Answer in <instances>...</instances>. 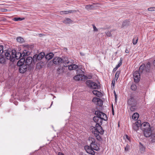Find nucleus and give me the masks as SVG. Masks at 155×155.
<instances>
[{"label":"nucleus","instance_id":"49530a36","mask_svg":"<svg viewBox=\"0 0 155 155\" xmlns=\"http://www.w3.org/2000/svg\"><path fill=\"white\" fill-rule=\"evenodd\" d=\"M93 25V29H94V31H98V29L96 28V26L94 25Z\"/></svg>","mask_w":155,"mask_h":155},{"label":"nucleus","instance_id":"7ed1b4c3","mask_svg":"<svg viewBox=\"0 0 155 155\" xmlns=\"http://www.w3.org/2000/svg\"><path fill=\"white\" fill-rule=\"evenodd\" d=\"M144 136L146 137H149L151 141L155 142V133L152 131L151 128L143 131Z\"/></svg>","mask_w":155,"mask_h":155},{"label":"nucleus","instance_id":"3c124183","mask_svg":"<svg viewBox=\"0 0 155 155\" xmlns=\"http://www.w3.org/2000/svg\"><path fill=\"white\" fill-rule=\"evenodd\" d=\"M125 52L127 53H128L129 52V51L127 49H126L125 50Z\"/></svg>","mask_w":155,"mask_h":155},{"label":"nucleus","instance_id":"c85d7f7f","mask_svg":"<svg viewBox=\"0 0 155 155\" xmlns=\"http://www.w3.org/2000/svg\"><path fill=\"white\" fill-rule=\"evenodd\" d=\"M97 102L96 103V105L99 106H101L102 105V101L101 99L98 98L97 100Z\"/></svg>","mask_w":155,"mask_h":155},{"label":"nucleus","instance_id":"de8ad7c7","mask_svg":"<svg viewBox=\"0 0 155 155\" xmlns=\"http://www.w3.org/2000/svg\"><path fill=\"white\" fill-rule=\"evenodd\" d=\"M112 84L113 85V86H114V85H115V80H114H114H112Z\"/></svg>","mask_w":155,"mask_h":155},{"label":"nucleus","instance_id":"bb28decb","mask_svg":"<svg viewBox=\"0 0 155 155\" xmlns=\"http://www.w3.org/2000/svg\"><path fill=\"white\" fill-rule=\"evenodd\" d=\"M89 141L91 142L90 144H94V143H95V139H94V138H93L92 137H89Z\"/></svg>","mask_w":155,"mask_h":155},{"label":"nucleus","instance_id":"f704fd0d","mask_svg":"<svg viewBox=\"0 0 155 155\" xmlns=\"http://www.w3.org/2000/svg\"><path fill=\"white\" fill-rule=\"evenodd\" d=\"M98 98L97 97H94L92 99V102L96 105V103L97 102V100H98Z\"/></svg>","mask_w":155,"mask_h":155},{"label":"nucleus","instance_id":"2eb2a0df","mask_svg":"<svg viewBox=\"0 0 155 155\" xmlns=\"http://www.w3.org/2000/svg\"><path fill=\"white\" fill-rule=\"evenodd\" d=\"M62 63H64L65 65H64V67H67V64H69L70 63H71V62H70V61L68 60V59L67 58L65 57L62 59Z\"/></svg>","mask_w":155,"mask_h":155},{"label":"nucleus","instance_id":"5fc2aeb1","mask_svg":"<svg viewBox=\"0 0 155 155\" xmlns=\"http://www.w3.org/2000/svg\"><path fill=\"white\" fill-rule=\"evenodd\" d=\"M153 64L154 66H155V60L153 62Z\"/></svg>","mask_w":155,"mask_h":155},{"label":"nucleus","instance_id":"2f4dec72","mask_svg":"<svg viewBox=\"0 0 155 155\" xmlns=\"http://www.w3.org/2000/svg\"><path fill=\"white\" fill-rule=\"evenodd\" d=\"M124 137V139L126 138V141H128L129 142H131V138L130 137L128 136L126 134Z\"/></svg>","mask_w":155,"mask_h":155},{"label":"nucleus","instance_id":"79ce46f5","mask_svg":"<svg viewBox=\"0 0 155 155\" xmlns=\"http://www.w3.org/2000/svg\"><path fill=\"white\" fill-rule=\"evenodd\" d=\"M148 10L150 11H155V7H150L149 8H148Z\"/></svg>","mask_w":155,"mask_h":155},{"label":"nucleus","instance_id":"e433bc0d","mask_svg":"<svg viewBox=\"0 0 155 155\" xmlns=\"http://www.w3.org/2000/svg\"><path fill=\"white\" fill-rule=\"evenodd\" d=\"M93 7V5H86L85 6V8L87 9H90Z\"/></svg>","mask_w":155,"mask_h":155},{"label":"nucleus","instance_id":"864d4df0","mask_svg":"<svg viewBox=\"0 0 155 155\" xmlns=\"http://www.w3.org/2000/svg\"><path fill=\"white\" fill-rule=\"evenodd\" d=\"M117 69V68H116V67H115V68H114V69L113 71H115Z\"/></svg>","mask_w":155,"mask_h":155},{"label":"nucleus","instance_id":"9b49d317","mask_svg":"<svg viewBox=\"0 0 155 155\" xmlns=\"http://www.w3.org/2000/svg\"><path fill=\"white\" fill-rule=\"evenodd\" d=\"M141 121L138 120L133 124V129L135 131H137L139 129V128L141 126Z\"/></svg>","mask_w":155,"mask_h":155},{"label":"nucleus","instance_id":"ddd939ff","mask_svg":"<svg viewBox=\"0 0 155 155\" xmlns=\"http://www.w3.org/2000/svg\"><path fill=\"white\" fill-rule=\"evenodd\" d=\"M27 68V65L24 64L23 65L20 67L19 71L20 73H24L25 71H26Z\"/></svg>","mask_w":155,"mask_h":155},{"label":"nucleus","instance_id":"58836bf2","mask_svg":"<svg viewBox=\"0 0 155 155\" xmlns=\"http://www.w3.org/2000/svg\"><path fill=\"white\" fill-rule=\"evenodd\" d=\"M122 60L121 58H120V61L119 63L117 65L116 67V68H118L122 64Z\"/></svg>","mask_w":155,"mask_h":155},{"label":"nucleus","instance_id":"a878e982","mask_svg":"<svg viewBox=\"0 0 155 155\" xmlns=\"http://www.w3.org/2000/svg\"><path fill=\"white\" fill-rule=\"evenodd\" d=\"M64 72L63 68H59L57 70V73L59 74H62Z\"/></svg>","mask_w":155,"mask_h":155},{"label":"nucleus","instance_id":"cd10ccee","mask_svg":"<svg viewBox=\"0 0 155 155\" xmlns=\"http://www.w3.org/2000/svg\"><path fill=\"white\" fill-rule=\"evenodd\" d=\"M16 40L18 42L20 43H22L24 42V39L21 37H18L17 38Z\"/></svg>","mask_w":155,"mask_h":155},{"label":"nucleus","instance_id":"4d7b16f0","mask_svg":"<svg viewBox=\"0 0 155 155\" xmlns=\"http://www.w3.org/2000/svg\"><path fill=\"white\" fill-rule=\"evenodd\" d=\"M80 54H81V55H83L82 54V53H80Z\"/></svg>","mask_w":155,"mask_h":155},{"label":"nucleus","instance_id":"dca6fc26","mask_svg":"<svg viewBox=\"0 0 155 155\" xmlns=\"http://www.w3.org/2000/svg\"><path fill=\"white\" fill-rule=\"evenodd\" d=\"M76 11L75 10H70L66 11H62L60 12V14L61 15L64 14H67L68 13H71L76 12Z\"/></svg>","mask_w":155,"mask_h":155},{"label":"nucleus","instance_id":"412c9836","mask_svg":"<svg viewBox=\"0 0 155 155\" xmlns=\"http://www.w3.org/2000/svg\"><path fill=\"white\" fill-rule=\"evenodd\" d=\"M150 68V64L149 62H148L146 66H145V70L146 72H148L149 71Z\"/></svg>","mask_w":155,"mask_h":155},{"label":"nucleus","instance_id":"a19ab883","mask_svg":"<svg viewBox=\"0 0 155 155\" xmlns=\"http://www.w3.org/2000/svg\"><path fill=\"white\" fill-rule=\"evenodd\" d=\"M130 146L127 144L124 148V150L125 151H127L129 150L130 148Z\"/></svg>","mask_w":155,"mask_h":155},{"label":"nucleus","instance_id":"423d86ee","mask_svg":"<svg viewBox=\"0 0 155 155\" xmlns=\"http://www.w3.org/2000/svg\"><path fill=\"white\" fill-rule=\"evenodd\" d=\"M22 54L19 52H16L15 50H12V58H13L15 60V58L18 60L20 59L22 56Z\"/></svg>","mask_w":155,"mask_h":155},{"label":"nucleus","instance_id":"b1692460","mask_svg":"<svg viewBox=\"0 0 155 155\" xmlns=\"http://www.w3.org/2000/svg\"><path fill=\"white\" fill-rule=\"evenodd\" d=\"M139 117V115L138 113H134L132 116V119L134 120H137Z\"/></svg>","mask_w":155,"mask_h":155},{"label":"nucleus","instance_id":"f257e3e1","mask_svg":"<svg viewBox=\"0 0 155 155\" xmlns=\"http://www.w3.org/2000/svg\"><path fill=\"white\" fill-rule=\"evenodd\" d=\"M96 116L93 118V120L96 123L95 127H91V130L92 133L98 139L100 137L98 136L100 134H104V131L101 125L102 124L103 120H106L107 117L106 114L100 111H96L95 112Z\"/></svg>","mask_w":155,"mask_h":155},{"label":"nucleus","instance_id":"13d9d810","mask_svg":"<svg viewBox=\"0 0 155 155\" xmlns=\"http://www.w3.org/2000/svg\"><path fill=\"white\" fill-rule=\"evenodd\" d=\"M130 101V100H129L128 101V102H129Z\"/></svg>","mask_w":155,"mask_h":155},{"label":"nucleus","instance_id":"7c9ffc66","mask_svg":"<svg viewBox=\"0 0 155 155\" xmlns=\"http://www.w3.org/2000/svg\"><path fill=\"white\" fill-rule=\"evenodd\" d=\"M29 54L28 51L27 50H25L22 53V55H23V56H25L28 55Z\"/></svg>","mask_w":155,"mask_h":155},{"label":"nucleus","instance_id":"c03bdc74","mask_svg":"<svg viewBox=\"0 0 155 155\" xmlns=\"http://www.w3.org/2000/svg\"><path fill=\"white\" fill-rule=\"evenodd\" d=\"M136 109V107L135 106H131L130 108L131 111H133Z\"/></svg>","mask_w":155,"mask_h":155},{"label":"nucleus","instance_id":"6ab92c4d","mask_svg":"<svg viewBox=\"0 0 155 155\" xmlns=\"http://www.w3.org/2000/svg\"><path fill=\"white\" fill-rule=\"evenodd\" d=\"M68 69L70 70H72L78 68V66L75 64H70L68 65Z\"/></svg>","mask_w":155,"mask_h":155},{"label":"nucleus","instance_id":"4468645a","mask_svg":"<svg viewBox=\"0 0 155 155\" xmlns=\"http://www.w3.org/2000/svg\"><path fill=\"white\" fill-rule=\"evenodd\" d=\"M33 58L31 57H27L26 60H25V63L27 65H29L32 63Z\"/></svg>","mask_w":155,"mask_h":155},{"label":"nucleus","instance_id":"1a4fd4ad","mask_svg":"<svg viewBox=\"0 0 155 155\" xmlns=\"http://www.w3.org/2000/svg\"><path fill=\"white\" fill-rule=\"evenodd\" d=\"M134 81L136 83L138 82L140 79V74L138 71H135L133 75Z\"/></svg>","mask_w":155,"mask_h":155},{"label":"nucleus","instance_id":"20e7f679","mask_svg":"<svg viewBox=\"0 0 155 155\" xmlns=\"http://www.w3.org/2000/svg\"><path fill=\"white\" fill-rule=\"evenodd\" d=\"M86 83L87 86L92 89H98L100 87L99 85L91 80L87 81Z\"/></svg>","mask_w":155,"mask_h":155},{"label":"nucleus","instance_id":"f3484780","mask_svg":"<svg viewBox=\"0 0 155 155\" xmlns=\"http://www.w3.org/2000/svg\"><path fill=\"white\" fill-rule=\"evenodd\" d=\"M92 93L94 95L99 97H101L103 95L102 93L97 90L93 91Z\"/></svg>","mask_w":155,"mask_h":155},{"label":"nucleus","instance_id":"4be33fe9","mask_svg":"<svg viewBox=\"0 0 155 155\" xmlns=\"http://www.w3.org/2000/svg\"><path fill=\"white\" fill-rule=\"evenodd\" d=\"M140 150L141 153H143L145 151V148L141 143H140Z\"/></svg>","mask_w":155,"mask_h":155},{"label":"nucleus","instance_id":"ea45409f","mask_svg":"<svg viewBox=\"0 0 155 155\" xmlns=\"http://www.w3.org/2000/svg\"><path fill=\"white\" fill-rule=\"evenodd\" d=\"M3 47L2 46H0V55H2L1 54L3 53Z\"/></svg>","mask_w":155,"mask_h":155},{"label":"nucleus","instance_id":"9d476101","mask_svg":"<svg viewBox=\"0 0 155 155\" xmlns=\"http://www.w3.org/2000/svg\"><path fill=\"white\" fill-rule=\"evenodd\" d=\"M62 59L58 57H56L52 60L53 63L56 65H60L62 63Z\"/></svg>","mask_w":155,"mask_h":155},{"label":"nucleus","instance_id":"6e6d98bb","mask_svg":"<svg viewBox=\"0 0 155 155\" xmlns=\"http://www.w3.org/2000/svg\"><path fill=\"white\" fill-rule=\"evenodd\" d=\"M112 113H113V114L114 115V111L113 108H112Z\"/></svg>","mask_w":155,"mask_h":155},{"label":"nucleus","instance_id":"f03ea898","mask_svg":"<svg viewBox=\"0 0 155 155\" xmlns=\"http://www.w3.org/2000/svg\"><path fill=\"white\" fill-rule=\"evenodd\" d=\"M84 149L88 153L94 155L95 153L94 150L97 151L99 150V147L95 143L90 144V146H85Z\"/></svg>","mask_w":155,"mask_h":155},{"label":"nucleus","instance_id":"c756f323","mask_svg":"<svg viewBox=\"0 0 155 155\" xmlns=\"http://www.w3.org/2000/svg\"><path fill=\"white\" fill-rule=\"evenodd\" d=\"M138 40V38L137 37H135L133 40V43L134 45L137 44Z\"/></svg>","mask_w":155,"mask_h":155},{"label":"nucleus","instance_id":"8fccbe9b","mask_svg":"<svg viewBox=\"0 0 155 155\" xmlns=\"http://www.w3.org/2000/svg\"><path fill=\"white\" fill-rule=\"evenodd\" d=\"M114 93L115 95V100H116L117 99V97L116 94V92L115 91H114Z\"/></svg>","mask_w":155,"mask_h":155},{"label":"nucleus","instance_id":"39448f33","mask_svg":"<svg viewBox=\"0 0 155 155\" xmlns=\"http://www.w3.org/2000/svg\"><path fill=\"white\" fill-rule=\"evenodd\" d=\"M4 56L7 60H10V61L13 62L14 61V59L12 58V51L8 50H5L4 52Z\"/></svg>","mask_w":155,"mask_h":155},{"label":"nucleus","instance_id":"72a5a7b5","mask_svg":"<svg viewBox=\"0 0 155 155\" xmlns=\"http://www.w3.org/2000/svg\"><path fill=\"white\" fill-rule=\"evenodd\" d=\"M120 74V72L119 71H117L115 74V77L114 79L117 80L118 78L119 75Z\"/></svg>","mask_w":155,"mask_h":155},{"label":"nucleus","instance_id":"f8f14e48","mask_svg":"<svg viewBox=\"0 0 155 155\" xmlns=\"http://www.w3.org/2000/svg\"><path fill=\"white\" fill-rule=\"evenodd\" d=\"M79 72L80 73H79V74L76 75L74 77V79L76 81H79L80 78H81V76L84 74V72L82 71L81 70H78V72Z\"/></svg>","mask_w":155,"mask_h":155},{"label":"nucleus","instance_id":"a18cd8bd","mask_svg":"<svg viewBox=\"0 0 155 155\" xmlns=\"http://www.w3.org/2000/svg\"><path fill=\"white\" fill-rule=\"evenodd\" d=\"M17 65L18 66H20V67L24 64H23L22 63H21V62H20V61H18V62H17Z\"/></svg>","mask_w":155,"mask_h":155},{"label":"nucleus","instance_id":"603ef678","mask_svg":"<svg viewBox=\"0 0 155 155\" xmlns=\"http://www.w3.org/2000/svg\"><path fill=\"white\" fill-rule=\"evenodd\" d=\"M58 155H64L62 153L59 152L58 153Z\"/></svg>","mask_w":155,"mask_h":155},{"label":"nucleus","instance_id":"4c0bfd02","mask_svg":"<svg viewBox=\"0 0 155 155\" xmlns=\"http://www.w3.org/2000/svg\"><path fill=\"white\" fill-rule=\"evenodd\" d=\"M131 89L135 91L137 89V87L135 84L132 85L131 86Z\"/></svg>","mask_w":155,"mask_h":155},{"label":"nucleus","instance_id":"0eeeda50","mask_svg":"<svg viewBox=\"0 0 155 155\" xmlns=\"http://www.w3.org/2000/svg\"><path fill=\"white\" fill-rule=\"evenodd\" d=\"M140 128L143 131L151 128L150 124L147 122H144L141 124Z\"/></svg>","mask_w":155,"mask_h":155},{"label":"nucleus","instance_id":"a211bd4d","mask_svg":"<svg viewBox=\"0 0 155 155\" xmlns=\"http://www.w3.org/2000/svg\"><path fill=\"white\" fill-rule=\"evenodd\" d=\"M54 55V54L53 53H50L46 55L45 58L46 59L49 60L53 58Z\"/></svg>","mask_w":155,"mask_h":155},{"label":"nucleus","instance_id":"6e6552de","mask_svg":"<svg viewBox=\"0 0 155 155\" xmlns=\"http://www.w3.org/2000/svg\"><path fill=\"white\" fill-rule=\"evenodd\" d=\"M45 55V53L42 52H41L38 55L37 54L35 55L33 57V60L34 61L37 60H41L44 57Z\"/></svg>","mask_w":155,"mask_h":155},{"label":"nucleus","instance_id":"473e14b6","mask_svg":"<svg viewBox=\"0 0 155 155\" xmlns=\"http://www.w3.org/2000/svg\"><path fill=\"white\" fill-rule=\"evenodd\" d=\"M24 19V18H13V20L14 21H21Z\"/></svg>","mask_w":155,"mask_h":155},{"label":"nucleus","instance_id":"c9c22d12","mask_svg":"<svg viewBox=\"0 0 155 155\" xmlns=\"http://www.w3.org/2000/svg\"><path fill=\"white\" fill-rule=\"evenodd\" d=\"M112 31L111 30L110 31H107L105 32V34L108 37H111L112 36V35L111 33V31Z\"/></svg>","mask_w":155,"mask_h":155},{"label":"nucleus","instance_id":"aec40b11","mask_svg":"<svg viewBox=\"0 0 155 155\" xmlns=\"http://www.w3.org/2000/svg\"><path fill=\"white\" fill-rule=\"evenodd\" d=\"M5 61L4 54L0 55V63L2 64H4L5 63Z\"/></svg>","mask_w":155,"mask_h":155},{"label":"nucleus","instance_id":"37998d69","mask_svg":"<svg viewBox=\"0 0 155 155\" xmlns=\"http://www.w3.org/2000/svg\"><path fill=\"white\" fill-rule=\"evenodd\" d=\"M19 61H20V62H21L23 64H24V63L25 62V59L24 58H21Z\"/></svg>","mask_w":155,"mask_h":155},{"label":"nucleus","instance_id":"09e8293b","mask_svg":"<svg viewBox=\"0 0 155 155\" xmlns=\"http://www.w3.org/2000/svg\"><path fill=\"white\" fill-rule=\"evenodd\" d=\"M2 11L3 12H7L8 10L6 9H3L2 10Z\"/></svg>","mask_w":155,"mask_h":155},{"label":"nucleus","instance_id":"393cba45","mask_svg":"<svg viewBox=\"0 0 155 155\" xmlns=\"http://www.w3.org/2000/svg\"><path fill=\"white\" fill-rule=\"evenodd\" d=\"M145 65L143 64L140 67L139 71L140 72L142 73L145 70Z\"/></svg>","mask_w":155,"mask_h":155},{"label":"nucleus","instance_id":"5701e85b","mask_svg":"<svg viewBox=\"0 0 155 155\" xmlns=\"http://www.w3.org/2000/svg\"><path fill=\"white\" fill-rule=\"evenodd\" d=\"M72 21L69 18H66L63 21V22L64 24L68 25L70 23H71Z\"/></svg>","mask_w":155,"mask_h":155}]
</instances>
